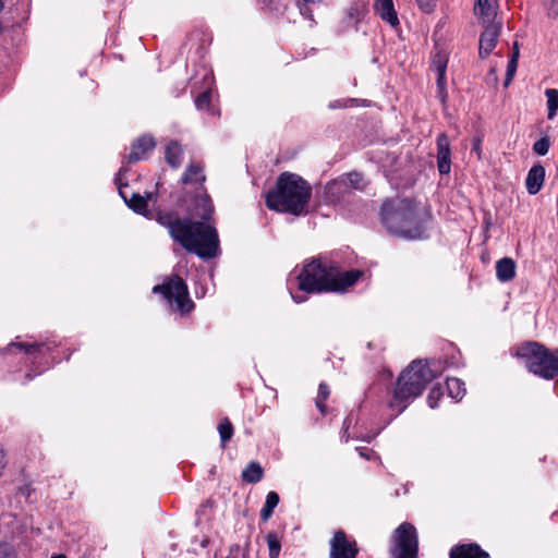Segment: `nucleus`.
Segmentation results:
<instances>
[{"mask_svg": "<svg viewBox=\"0 0 558 558\" xmlns=\"http://www.w3.org/2000/svg\"><path fill=\"white\" fill-rule=\"evenodd\" d=\"M120 195L124 198L125 203L130 208H132L135 213L148 216L147 206L148 201L151 198V194H148L147 197H143L140 194H133L129 199L124 192L120 189Z\"/></svg>", "mask_w": 558, "mask_h": 558, "instance_id": "21", "label": "nucleus"}, {"mask_svg": "<svg viewBox=\"0 0 558 558\" xmlns=\"http://www.w3.org/2000/svg\"><path fill=\"white\" fill-rule=\"evenodd\" d=\"M500 32V24H490L482 33L480 38V56L487 57L496 47Z\"/></svg>", "mask_w": 558, "mask_h": 558, "instance_id": "11", "label": "nucleus"}, {"mask_svg": "<svg viewBox=\"0 0 558 558\" xmlns=\"http://www.w3.org/2000/svg\"><path fill=\"white\" fill-rule=\"evenodd\" d=\"M51 558H66V557L63 555H57V556H52Z\"/></svg>", "mask_w": 558, "mask_h": 558, "instance_id": "41", "label": "nucleus"}, {"mask_svg": "<svg viewBox=\"0 0 558 558\" xmlns=\"http://www.w3.org/2000/svg\"><path fill=\"white\" fill-rule=\"evenodd\" d=\"M545 179V169L542 166H534L530 169L526 177V190L530 194L534 195L539 192Z\"/></svg>", "mask_w": 558, "mask_h": 558, "instance_id": "15", "label": "nucleus"}, {"mask_svg": "<svg viewBox=\"0 0 558 558\" xmlns=\"http://www.w3.org/2000/svg\"><path fill=\"white\" fill-rule=\"evenodd\" d=\"M356 555L355 542L350 539L344 532H336L330 542V558H355Z\"/></svg>", "mask_w": 558, "mask_h": 558, "instance_id": "9", "label": "nucleus"}, {"mask_svg": "<svg viewBox=\"0 0 558 558\" xmlns=\"http://www.w3.org/2000/svg\"><path fill=\"white\" fill-rule=\"evenodd\" d=\"M361 276L362 272L359 270L341 272L337 267L312 260L303 266L295 279L301 291L308 293L339 292L354 284Z\"/></svg>", "mask_w": 558, "mask_h": 558, "instance_id": "2", "label": "nucleus"}, {"mask_svg": "<svg viewBox=\"0 0 558 558\" xmlns=\"http://www.w3.org/2000/svg\"><path fill=\"white\" fill-rule=\"evenodd\" d=\"M328 397H329V388H328V386H326L325 384H320L319 385V389H318V397H317V400H316V405H317V408L319 409V411L322 413H325V404H324V402L327 400Z\"/></svg>", "mask_w": 558, "mask_h": 558, "instance_id": "32", "label": "nucleus"}, {"mask_svg": "<svg viewBox=\"0 0 558 558\" xmlns=\"http://www.w3.org/2000/svg\"><path fill=\"white\" fill-rule=\"evenodd\" d=\"M3 8H4L3 1L0 0V11H2Z\"/></svg>", "mask_w": 558, "mask_h": 558, "instance_id": "42", "label": "nucleus"}, {"mask_svg": "<svg viewBox=\"0 0 558 558\" xmlns=\"http://www.w3.org/2000/svg\"><path fill=\"white\" fill-rule=\"evenodd\" d=\"M450 143L446 134L437 138V167L441 174H448L451 169Z\"/></svg>", "mask_w": 558, "mask_h": 558, "instance_id": "10", "label": "nucleus"}, {"mask_svg": "<svg viewBox=\"0 0 558 558\" xmlns=\"http://www.w3.org/2000/svg\"><path fill=\"white\" fill-rule=\"evenodd\" d=\"M375 10L377 14L391 26L399 24L397 12L393 8L392 0H376Z\"/></svg>", "mask_w": 558, "mask_h": 558, "instance_id": "16", "label": "nucleus"}, {"mask_svg": "<svg viewBox=\"0 0 558 558\" xmlns=\"http://www.w3.org/2000/svg\"><path fill=\"white\" fill-rule=\"evenodd\" d=\"M549 146V140L547 137H542L534 143L533 150L535 154L544 156L548 153Z\"/></svg>", "mask_w": 558, "mask_h": 558, "instance_id": "33", "label": "nucleus"}, {"mask_svg": "<svg viewBox=\"0 0 558 558\" xmlns=\"http://www.w3.org/2000/svg\"><path fill=\"white\" fill-rule=\"evenodd\" d=\"M518 57H519V50H518L517 44H515L512 57H511V59L508 62L507 77H506V81H505V86H508L510 84V82L512 81V78H513V76L515 74L517 66H518Z\"/></svg>", "mask_w": 558, "mask_h": 558, "instance_id": "29", "label": "nucleus"}, {"mask_svg": "<svg viewBox=\"0 0 558 558\" xmlns=\"http://www.w3.org/2000/svg\"><path fill=\"white\" fill-rule=\"evenodd\" d=\"M153 292H161L165 299L175 305V310L182 314L189 313L193 308V302L189 298L187 287L184 281L174 276L168 282L161 286H155Z\"/></svg>", "mask_w": 558, "mask_h": 558, "instance_id": "7", "label": "nucleus"}, {"mask_svg": "<svg viewBox=\"0 0 558 558\" xmlns=\"http://www.w3.org/2000/svg\"><path fill=\"white\" fill-rule=\"evenodd\" d=\"M183 149L177 142H171L166 148V160L173 167L178 168L182 162Z\"/></svg>", "mask_w": 558, "mask_h": 558, "instance_id": "22", "label": "nucleus"}, {"mask_svg": "<svg viewBox=\"0 0 558 558\" xmlns=\"http://www.w3.org/2000/svg\"><path fill=\"white\" fill-rule=\"evenodd\" d=\"M497 0H476L475 14L483 23H490L496 15Z\"/></svg>", "mask_w": 558, "mask_h": 558, "instance_id": "17", "label": "nucleus"}, {"mask_svg": "<svg viewBox=\"0 0 558 558\" xmlns=\"http://www.w3.org/2000/svg\"><path fill=\"white\" fill-rule=\"evenodd\" d=\"M25 350L26 353H32L40 348L37 343H25V342H15L10 344L9 350L12 352L14 349Z\"/></svg>", "mask_w": 558, "mask_h": 558, "instance_id": "35", "label": "nucleus"}, {"mask_svg": "<svg viewBox=\"0 0 558 558\" xmlns=\"http://www.w3.org/2000/svg\"><path fill=\"white\" fill-rule=\"evenodd\" d=\"M546 7L550 16H558V0H548Z\"/></svg>", "mask_w": 558, "mask_h": 558, "instance_id": "37", "label": "nucleus"}, {"mask_svg": "<svg viewBox=\"0 0 558 558\" xmlns=\"http://www.w3.org/2000/svg\"><path fill=\"white\" fill-rule=\"evenodd\" d=\"M311 194L310 184L301 177L282 173L276 190L267 194L266 204L270 209L298 216L305 211Z\"/></svg>", "mask_w": 558, "mask_h": 558, "instance_id": "3", "label": "nucleus"}, {"mask_svg": "<svg viewBox=\"0 0 558 558\" xmlns=\"http://www.w3.org/2000/svg\"><path fill=\"white\" fill-rule=\"evenodd\" d=\"M364 12H365V7L363 5L360 13L363 14Z\"/></svg>", "mask_w": 558, "mask_h": 558, "instance_id": "43", "label": "nucleus"}, {"mask_svg": "<svg viewBox=\"0 0 558 558\" xmlns=\"http://www.w3.org/2000/svg\"><path fill=\"white\" fill-rule=\"evenodd\" d=\"M545 95L547 97L548 119L553 120L558 111V89H546Z\"/></svg>", "mask_w": 558, "mask_h": 558, "instance_id": "26", "label": "nucleus"}, {"mask_svg": "<svg viewBox=\"0 0 558 558\" xmlns=\"http://www.w3.org/2000/svg\"><path fill=\"white\" fill-rule=\"evenodd\" d=\"M242 477L247 483H257L263 477V469L258 463L251 462L242 472Z\"/></svg>", "mask_w": 558, "mask_h": 558, "instance_id": "24", "label": "nucleus"}, {"mask_svg": "<svg viewBox=\"0 0 558 558\" xmlns=\"http://www.w3.org/2000/svg\"><path fill=\"white\" fill-rule=\"evenodd\" d=\"M391 554L393 558H416L417 534L412 524L405 522L396 529L392 535Z\"/></svg>", "mask_w": 558, "mask_h": 558, "instance_id": "8", "label": "nucleus"}, {"mask_svg": "<svg viewBox=\"0 0 558 558\" xmlns=\"http://www.w3.org/2000/svg\"><path fill=\"white\" fill-rule=\"evenodd\" d=\"M365 451H366V449H365V448H361V449H360V454H361L362 457L366 458V459H371V454H369V453H366Z\"/></svg>", "mask_w": 558, "mask_h": 558, "instance_id": "38", "label": "nucleus"}, {"mask_svg": "<svg viewBox=\"0 0 558 558\" xmlns=\"http://www.w3.org/2000/svg\"><path fill=\"white\" fill-rule=\"evenodd\" d=\"M292 298H293V300H294L296 303H301V302H303V301H304V299H299L298 296H295V295H293V294H292Z\"/></svg>", "mask_w": 558, "mask_h": 558, "instance_id": "40", "label": "nucleus"}, {"mask_svg": "<svg viewBox=\"0 0 558 558\" xmlns=\"http://www.w3.org/2000/svg\"><path fill=\"white\" fill-rule=\"evenodd\" d=\"M218 432L223 445L231 439L233 435V426L228 418L220 421Z\"/></svg>", "mask_w": 558, "mask_h": 558, "instance_id": "28", "label": "nucleus"}, {"mask_svg": "<svg viewBox=\"0 0 558 558\" xmlns=\"http://www.w3.org/2000/svg\"><path fill=\"white\" fill-rule=\"evenodd\" d=\"M266 541L269 548V557L278 558L281 548L280 539L278 536L275 533H269L266 536Z\"/></svg>", "mask_w": 558, "mask_h": 558, "instance_id": "30", "label": "nucleus"}, {"mask_svg": "<svg viewBox=\"0 0 558 558\" xmlns=\"http://www.w3.org/2000/svg\"><path fill=\"white\" fill-rule=\"evenodd\" d=\"M194 205L190 207L193 217H199L204 220L208 219L214 211V207L206 193H198L195 196Z\"/></svg>", "mask_w": 558, "mask_h": 558, "instance_id": "13", "label": "nucleus"}, {"mask_svg": "<svg viewBox=\"0 0 558 558\" xmlns=\"http://www.w3.org/2000/svg\"><path fill=\"white\" fill-rule=\"evenodd\" d=\"M434 373L426 363L416 361L400 375L397 389L389 407L395 408L398 413L407 408V402L420 396L426 385L434 378Z\"/></svg>", "mask_w": 558, "mask_h": 558, "instance_id": "5", "label": "nucleus"}, {"mask_svg": "<svg viewBox=\"0 0 558 558\" xmlns=\"http://www.w3.org/2000/svg\"><path fill=\"white\" fill-rule=\"evenodd\" d=\"M155 147V141L151 136L144 135L140 137L132 146L129 155L130 161H136L146 156Z\"/></svg>", "mask_w": 558, "mask_h": 558, "instance_id": "14", "label": "nucleus"}, {"mask_svg": "<svg viewBox=\"0 0 558 558\" xmlns=\"http://www.w3.org/2000/svg\"><path fill=\"white\" fill-rule=\"evenodd\" d=\"M517 355L525 361L530 372L551 379L558 375V350L549 352L537 342H527L517 350Z\"/></svg>", "mask_w": 558, "mask_h": 558, "instance_id": "6", "label": "nucleus"}, {"mask_svg": "<svg viewBox=\"0 0 558 558\" xmlns=\"http://www.w3.org/2000/svg\"><path fill=\"white\" fill-rule=\"evenodd\" d=\"M210 99H211V92L209 89L204 92L203 94H201L195 99V105H196L197 109L205 110V109L209 108Z\"/></svg>", "mask_w": 558, "mask_h": 558, "instance_id": "34", "label": "nucleus"}, {"mask_svg": "<svg viewBox=\"0 0 558 558\" xmlns=\"http://www.w3.org/2000/svg\"><path fill=\"white\" fill-rule=\"evenodd\" d=\"M156 220L169 230L171 238L186 251L202 258L215 257L219 251L216 229L206 222L180 219L171 213H158Z\"/></svg>", "mask_w": 558, "mask_h": 558, "instance_id": "1", "label": "nucleus"}, {"mask_svg": "<svg viewBox=\"0 0 558 558\" xmlns=\"http://www.w3.org/2000/svg\"><path fill=\"white\" fill-rule=\"evenodd\" d=\"M205 181V174L203 172V169L198 165H190L187 169L185 170L181 182L183 185H199L202 186L203 182Z\"/></svg>", "mask_w": 558, "mask_h": 558, "instance_id": "20", "label": "nucleus"}, {"mask_svg": "<svg viewBox=\"0 0 558 558\" xmlns=\"http://www.w3.org/2000/svg\"><path fill=\"white\" fill-rule=\"evenodd\" d=\"M279 504V495L276 492H269L266 496V502L260 510V518L267 521L274 512V509Z\"/></svg>", "mask_w": 558, "mask_h": 558, "instance_id": "23", "label": "nucleus"}, {"mask_svg": "<svg viewBox=\"0 0 558 558\" xmlns=\"http://www.w3.org/2000/svg\"><path fill=\"white\" fill-rule=\"evenodd\" d=\"M448 395L456 400H461L465 395L464 384L459 378L447 379Z\"/></svg>", "mask_w": 558, "mask_h": 558, "instance_id": "25", "label": "nucleus"}, {"mask_svg": "<svg viewBox=\"0 0 558 558\" xmlns=\"http://www.w3.org/2000/svg\"><path fill=\"white\" fill-rule=\"evenodd\" d=\"M362 182L363 178L360 173H349L347 179H341L329 183L326 186V192L328 194L329 199L335 201L333 196L336 195V193L341 191L342 189H345L348 184H350V186L354 189H361L363 186Z\"/></svg>", "mask_w": 558, "mask_h": 558, "instance_id": "12", "label": "nucleus"}, {"mask_svg": "<svg viewBox=\"0 0 558 558\" xmlns=\"http://www.w3.org/2000/svg\"><path fill=\"white\" fill-rule=\"evenodd\" d=\"M437 74V94L438 98L442 104L446 102L447 99V82H446V72L436 73Z\"/></svg>", "mask_w": 558, "mask_h": 558, "instance_id": "31", "label": "nucleus"}, {"mask_svg": "<svg viewBox=\"0 0 558 558\" xmlns=\"http://www.w3.org/2000/svg\"><path fill=\"white\" fill-rule=\"evenodd\" d=\"M451 558H487L488 554L477 545H462L451 549Z\"/></svg>", "mask_w": 558, "mask_h": 558, "instance_id": "19", "label": "nucleus"}, {"mask_svg": "<svg viewBox=\"0 0 558 558\" xmlns=\"http://www.w3.org/2000/svg\"><path fill=\"white\" fill-rule=\"evenodd\" d=\"M440 397H441L440 389L439 388H432L429 393H428V397H427V402H428L429 407L430 408H436Z\"/></svg>", "mask_w": 558, "mask_h": 558, "instance_id": "36", "label": "nucleus"}, {"mask_svg": "<svg viewBox=\"0 0 558 558\" xmlns=\"http://www.w3.org/2000/svg\"><path fill=\"white\" fill-rule=\"evenodd\" d=\"M473 148H474V150H476L480 154V142L478 141L474 144Z\"/></svg>", "mask_w": 558, "mask_h": 558, "instance_id": "39", "label": "nucleus"}, {"mask_svg": "<svg viewBox=\"0 0 558 558\" xmlns=\"http://www.w3.org/2000/svg\"><path fill=\"white\" fill-rule=\"evenodd\" d=\"M448 54L447 52L439 50L433 56L432 60V69L436 73L446 72L448 64Z\"/></svg>", "mask_w": 558, "mask_h": 558, "instance_id": "27", "label": "nucleus"}, {"mask_svg": "<svg viewBox=\"0 0 558 558\" xmlns=\"http://www.w3.org/2000/svg\"><path fill=\"white\" fill-rule=\"evenodd\" d=\"M496 276L499 281L507 282L515 276V263L509 257L501 258L496 264Z\"/></svg>", "mask_w": 558, "mask_h": 558, "instance_id": "18", "label": "nucleus"}, {"mask_svg": "<svg viewBox=\"0 0 558 558\" xmlns=\"http://www.w3.org/2000/svg\"><path fill=\"white\" fill-rule=\"evenodd\" d=\"M381 220L390 233L407 239H418L423 234L417 218L416 205L409 199L395 198L384 203Z\"/></svg>", "mask_w": 558, "mask_h": 558, "instance_id": "4", "label": "nucleus"}]
</instances>
